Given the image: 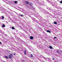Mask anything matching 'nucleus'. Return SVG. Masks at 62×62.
I'll return each mask as SVG.
<instances>
[{
	"instance_id": "f257e3e1",
	"label": "nucleus",
	"mask_w": 62,
	"mask_h": 62,
	"mask_svg": "<svg viewBox=\"0 0 62 62\" xmlns=\"http://www.w3.org/2000/svg\"><path fill=\"white\" fill-rule=\"evenodd\" d=\"M13 56V55H12V54H11L10 55H9V58L10 59L11 58H12V57Z\"/></svg>"
},
{
	"instance_id": "f03ea898",
	"label": "nucleus",
	"mask_w": 62,
	"mask_h": 62,
	"mask_svg": "<svg viewBox=\"0 0 62 62\" xmlns=\"http://www.w3.org/2000/svg\"><path fill=\"white\" fill-rule=\"evenodd\" d=\"M0 18L1 19H2L3 20V19H4V16H1L0 17Z\"/></svg>"
},
{
	"instance_id": "7ed1b4c3",
	"label": "nucleus",
	"mask_w": 62,
	"mask_h": 62,
	"mask_svg": "<svg viewBox=\"0 0 62 62\" xmlns=\"http://www.w3.org/2000/svg\"><path fill=\"white\" fill-rule=\"evenodd\" d=\"M6 58V59H8V57L7 56H4Z\"/></svg>"
},
{
	"instance_id": "20e7f679",
	"label": "nucleus",
	"mask_w": 62,
	"mask_h": 62,
	"mask_svg": "<svg viewBox=\"0 0 62 62\" xmlns=\"http://www.w3.org/2000/svg\"><path fill=\"white\" fill-rule=\"evenodd\" d=\"M30 56L31 57H32V58H33V57H34V56H33V54H31V55H30Z\"/></svg>"
},
{
	"instance_id": "39448f33",
	"label": "nucleus",
	"mask_w": 62,
	"mask_h": 62,
	"mask_svg": "<svg viewBox=\"0 0 62 62\" xmlns=\"http://www.w3.org/2000/svg\"><path fill=\"white\" fill-rule=\"evenodd\" d=\"M30 39H33V37L32 36H31L30 37Z\"/></svg>"
},
{
	"instance_id": "423d86ee",
	"label": "nucleus",
	"mask_w": 62,
	"mask_h": 62,
	"mask_svg": "<svg viewBox=\"0 0 62 62\" xmlns=\"http://www.w3.org/2000/svg\"><path fill=\"white\" fill-rule=\"evenodd\" d=\"M38 49H39V50H40L42 48V47H38Z\"/></svg>"
},
{
	"instance_id": "0eeeda50",
	"label": "nucleus",
	"mask_w": 62,
	"mask_h": 62,
	"mask_svg": "<svg viewBox=\"0 0 62 62\" xmlns=\"http://www.w3.org/2000/svg\"><path fill=\"white\" fill-rule=\"evenodd\" d=\"M17 38H16V39L17 40H19V37H17Z\"/></svg>"
},
{
	"instance_id": "6e6552de",
	"label": "nucleus",
	"mask_w": 62,
	"mask_h": 62,
	"mask_svg": "<svg viewBox=\"0 0 62 62\" xmlns=\"http://www.w3.org/2000/svg\"><path fill=\"white\" fill-rule=\"evenodd\" d=\"M26 50H25V51L24 52V54L25 55H26Z\"/></svg>"
},
{
	"instance_id": "1a4fd4ad",
	"label": "nucleus",
	"mask_w": 62,
	"mask_h": 62,
	"mask_svg": "<svg viewBox=\"0 0 62 62\" xmlns=\"http://www.w3.org/2000/svg\"><path fill=\"white\" fill-rule=\"evenodd\" d=\"M12 29H13V30H14L15 29V28H14L13 27H12Z\"/></svg>"
},
{
	"instance_id": "9d476101",
	"label": "nucleus",
	"mask_w": 62,
	"mask_h": 62,
	"mask_svg": "<svg viewBox=\"0 0 62 62\" xmlns=\"http://www.w3.org/2000/svg\"><path fill=\"white\" fill-rule=\"evenodd\" d=\"M47 32H49V33H51V31L49 30H47L46 31Z\"/></svg>"
},
{
	"instance_id": "9b49d317",
	"label": "nucleus",
	"mask_w": 62,
	"mask_h": 62,
	"mask_svg": "<svg viewBox=\"0 0 62 62\" xmlns=\"http://www.w3.org/2000/svg\"><path fill=\"white\" fill-rule=\"evenodd\" d=\"M56 52L58 53V54L59 53V50H57L56 51Z\"/></svg>"
},
{
	"instance_id": "f8f14e48",
	"label": "nucleus",
	"mask_w": 62,
	"mask_h": 62,
	"mask_svg": "<svg viewBox=\"0 0 62 62\" xmlns=\"http://www.w3.org/2000/svg\"><path fill=\"white\" fill-rule=\"evenodd\" d=\"M22 43H23V44H25V42L24 41H22Z\"/></svg>"
},
{
	"instance_id": "ddd939ff",
	"label": "nucleus",
	"mask_w": 62,
	"mask_h": 62,
	"mask_svg": "<svg viewBox=\"0 0 62 62\" xmlns=\"http://www.w3.org/2000/svg\"><path fill=\"white\" fill-rule=\"evenodd\" d=\"M54 24H57V22H54Z\"/></svg>"
},
{
	"instance_id": "4468645a",
	"label": "nucleus",
	"mask_w": 62,
	"mask_h": 62,
	"mask_svg": "<svg viewBox=\"0 0 62 62\" xmlns=\"http://www.w3.org/2000/svg\"><path fill=\"white\" fill-rule=\"evenodd\" d=\"M5 27V24H3V25L2 26V27Z\"/></svg>"
},
{
	"instance_id": "2eb2a0df",
	"label": "nucleus",
	"mask_w": 62,
	"mask_h": 62,
	"mask_svg": "<svg viewBox=\"0 0 62 62\" xmlns=\"http://www.w3.org/2000/svg\"><path fill=\"white\" fill-rule=\"evenodd\" d=\"M44 59H45V60L47 59H48L50 60V59L49 58H45Z\"/></svg>"
},
{
	"instance_id": "dca6fc26",
	"label": "nucleus",
	"mask_w": 62,
	"mask_h": 62,
	"mask_svg": "<svg viewBox=\"0 0 62 62\" xmlns=\"http://www.w3.org/2000/svg\"><path fill=\"white\" fill-rule=\"evenodd\" d=\"M26 4H29V2H28L27 1H26Z\"/></svg>"
},
{
	"instance_id": "f3484780",
	"label": "nucleus",
	"mask_w": 62,
	"mask_h": 62,
	"mask_svg": "<svg viewBox=\"0 0 62 62\" xmlns=\"http://www.w3.org/2000/svg\"><path fill=\"white\" fill-rule=\"evenodd\" d=\"M49 48L50 49H52L53 48V47H49Z\"/></svg>"
},
{
	"instance_id": "a211bd4d",
	"label": "nucleus",
	"mask_w": 62,
	"mask_h": 62,
	"mask_svg": "<svg viewBox=\"0 0 62 62\" xmlns=\"http://www.w3.org/2000/svg\"><path fill=\"white\" fill-rule=\"evenodd\" d=\"M17 3V1H15V4H16V3Z\"/></svg>"
},
{
	"instance_id": "6ab92c4d",
	"label": "nucleus",
	"mask_w": 62,
	"mask_h": 62,
	"mask_svg": "<svg viewBox=\"0 0 62 62\" xmlns=\"http://www.w3.org/2000/svg\"><path fill=\"white\" fill-rule=\"evenodd\" d=\"M1 12H2V13H4L3 11H2Z\"/></svg>"
},
{
	"instance_id": "aec40b11",
	"label": "nucleus",
	"mask_w": 62,
	"mask_h": 62,
	"mask_svg": "<svg viewBox=\"0 0 62 62\" xmlns=\"http://www.w3.org/2000/svg\"><path fill=\"white\" fill-rule=\"evenodd\" d=\"M60 3H62V0L61 1H60Z\"/></svg>"
},
{
	"instance_id": "412c9836",
	"label": "nucleus",
	"mask_w": 62,
	"mask_h": 62,
	"mask_svg": "<svg viewBox=\"0 0 62 62\" xmlns=\"http://www.w3.org/2000/svg\"><path fill=\"white\" fill-rule=\"evenodd\" d=\"M52 59L53 60H54V58H52Z\"/></svg>"
},
{
	"instance_id": "4be33fe9",
	"label": "nucleus",
	"mask_w": 62,
	"mask_h": 62,
	"mask_svg": "<svg viewBox=\"0 0 62 62\" xmlns=\"http://www.w3.org/2000/svg\"><path fill=\"white\" fill-rule=\"evenodd\" d=\"M54 39H56V37H54Z\"/></svg>"
},
{
	"instance_id": "5701e85b",
	"label": "nucleus",
	"mask_w": 62,
	"mask_h": 62,
	"mask_svg": "<svg viewBox=\"0 0 62 62\" xmlns=\"http://www.w3.org/2000/svg\"><path fill=\"white\" fill-rule=\"evenodd\" d=\"M21 16H23V15H21Z\"/></svg>"
},
{
	"instance_id": "b1692460",
	"label": "nucleus",
	"mask_w": 62,
	"mask_h": 62,
	"mask_svg": "<svg viewBox=\"0 0 62 62\" xmlns=\"http://www.w3.org/2000/svg\"><path fill=\"white\" fill-rule=\"evenodd\" d=\"M4 1L6 3V2H7V1L6 0H4Z\"/></svg>"
},
{
	"instance_id": "393cba45",
	"label": "nucleus",
	"mask_w": 62,
	"mask_h": 62,
	"mask_svg": "<svg viewBox=\"0 0 62 62\" xmlns=\"http://www.w3.org/2000/svg\"><path fill=\"white\" fill-rule=\"evenodd\" d=\"M48 2H50V1H49V0H48Z\"/></svg>"
},
{
	"instance_id": "a878e982",
	"label": "nucleus",
	"mask_w": 62,
	"mask_h": 62,
	"mask_svg": "<svg viewBox=\"0 0 62 62\" xmlns=\"http://www.w3.org/2000/svg\"><path fill=\"white\" fill-rule=\"evenodd\" d=\"M40 5H42V4H41V3H40Z\"/></svg>"
},
{
	"instance_id": "bb28decb",
	"label": "nucleus",
	"mask_w": 62,
	"mask_h": 62,
	"mask_svg": "<svg viewBox=\"0 0 62 62\" xmlns=\"http://www.w3.org/2000/svg\"><path fill=\"white\" fill-rule=\"evenodd\" d=\"M2 44V43L0 42V44Z\"/></svg>"
},
{
	"instance_id": "cd10ccee",
	"label": "nucleus",
	"mask_w": 62,
	"mask_h": 62,
	"mask_svg": "<svg viewBox=\"0 0 62 62\" xmlns=\"http://www.w3.org/2000/svg\"><path fill=\"white\" fill-rule=\"evenodd\" d=\"M15 54H14V55H15Z\"/></svg>"
},
{
	"instance_id": "c85d7f7f",
	"label": "nucleus",
	"mask_w": 62,
	"mask_h": 62,
	"mask_svg": "<svg viewBox=\"0 0 62 62\" xmlns=\"http://www.w3.org/2000/svg\"><path fill=\"white\" fill-rule=\"evenodd\" d=\"M61 52H62V51L61 50Z\"/></svg>"
},
{
	"instance_id": "c756f323",
	"label": "nucleus",
	"mask_w": 62,
	"mask_h": 62,
	"mask_svg": "<svg viewBox=\"0 0 62 62\" xmlns=\"http://www.w3.org/2000/svg\"><path fill=\"white\" fill-rule=\"evenodd\" d=\"M23 31H24V32L25 31L24 30H23Z\"/></svg>"
},
{
	"instance_id": "7c9ffc66",
	"label": "nucleus",
	"mask_w": 62,
	"mask_h": 62,
	"mask_svg": "<svg viewBox=\"0 0 62 62\" xmlns=\"http://www.w3.org/2000/svg\"><path fill=\"white\" fill-rule=\"evenodd\" d=\"M55 62H58V61H55Z\"/></svg>"
},
{
	"instance_id": "2f4dec72",
	"label": "nucleus",
	"mask_w": 62,
	"mask_h": 62,
	"mask_svg": "<svg viewBox=\"0 0 62 62\" xmlns=\"http://www.w3.org/2000/svg\"><path fill=\"white\" fill-rule=\"evenodd\" d=\"M57 8H58V7H57Z\"/></svg>"
},
{
	"instance_id": "473e14b6",
	"label": "nucleus",
	"mask_w": 62,
	"mask_h": 62,
	"mask_svg": "<svg viewBox=\"0 0 62 62\" xmlns=\"http://www.w3.org/2000/svg\"><path fill=\"white\" fill-rule=\"evenodd\" d=\"M28 46V45H27V46Z\"/></svg>"
},
{
	"instance_id": "72a5a7b5",
	"label": "nucleus",
	"mask_w": 62,
	"mask_h": 62,
	"mask_svg": "<svg viewBox=\"0 0 62 62\" xmlns=\"http://www.w3.org/2000/svg\"><path fill=\"white\" fill-rule=\"evenodd\" d=\"M49 47H52V46H49Z\"/></svg>"
},
{
	"instance_id": "f704fd0d",
	"label": "nucleus",
	"mask_w": 62,
	"mask_h": 62,
	"mask_svg": "<svg viewBox=\"0 0 62 62\" xmlns=\"http://www.w3.org/2000/svg\"><path fill=\"white\" fill-rule=\"evenodd\" d=\"M53 6H54V5H53Z\"/></svg>"
},
{
	"instance_id": "c9c22d12",
	"label": "nucleus",
	"mask_w": 62,
	"mask_h": 62,
	"mask_svg": "<svg viewBox=\"0 0 62 62\" xmlns=\"http://www.w3.org/2000/svg\"><path fill=\"white\" fill-rule=\"evenodd\" d=\"M30 17H31V16H30Z\"/></svg>"
},
{
	"instance_id": "e433bc0d",
	"label": "nucleus",
	"mask_w": 62,
	"mask_h": 62,
	"mask_svg": "<svg viewBox=\"0 0 62 62\" xmlns=\"http://www.w3.org/2000/svg\"><path fill=\"white\" fill-rule=\"evenodd\" d=\"M49 9H50V8H49Z\"/></svg>"
},
{
	"instance_id": "4c0bfd02",
	"label": "nucleus",
	"mask_w": 62,
	"mask_h": 62,
	"mask_svg": "<svg viewBox=\"0 0 62 62\" xmlns=\"http://www.w3.org/2000/svg\"><path fill=\"white\" fill-rule=\"evenodd\" d=\"M28 48H29V47H28Z\"/></svg>"
},
{
	"instance_id": "58836bf2",
	"label": "nucleus",
	"mask_w": 62,
	"mask_h": 62,
	"mask_svg": "<svg viewBox=\"0 0 62 62\" xmlns=\"http://www.w3.org/2000/svg\"><path fill=\"white\" fill-rule=\"evenodd\" d=\"M47 14H48V13H46Z\"/></svg>"
}]
</instances>
